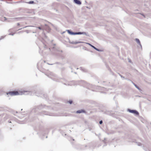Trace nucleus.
<instances>
[{
    "label": "nucleus",
    "instance_id": "a878e982",
    "mask_svg": "<svg viewBox=\"0 0 151 151\" xmlns=\"http://www.w3.org/2000/svg\"><path fill=\"white\" fill-rule=\"evenodd\" d=\"M27 92V91H24V93H23V94H25V92Z\"/></svg>",
    "mask_w": 151,
    "mask_h": 151
},
{
    "label": "nucleus",
    "instance_id": "a211bd4d",
    "mask_svg": "<svg viewBox=\"0 0 151 151\" xmlns=\"http://www.w3.org/2000/svg\"><path fill=\"white\" fill-rule=\"evenodd\" d=\"M70 104H71L73 102V101H68Z\"/></svg>",
    "mask_w": 151,
    "mask_h": 151
},
{
    "label": "nucleus",
    "instance_id": "473e14b6",
    "mask_svg": "<svg viewBox=\"0 0 151 151\" xmlns=\"http://www.w3.org/2000/svg\"><path fill=\"white\" fill-rule=\"evenodd\" d=\"M48 64L49 65H52V64Z\"/></svg>",
    "mask_w": 151,
    "mask_h": 151
},
{
    "label": "nucleus",
    "instance_id": "9d476101",
    "mask_svg": "<svg viewBox=\"0 0 151 151\" xmlns=\"http://www.w3.org/2000/svg\"><path fill=\"white\" fill-rule=\"evenodd\" d=\"M132 83L135 86V87L136 88H137V89H138L139 90H140V88L138 86H137L136 84H135L134 83H133L132 81Z\"/></svg>",
    "mask_w": 151,
    "mask_h": 151
},
{
    "label": "nucleus",
    "instance_id": "5701e85b",
    "mask_svg": "<svg viewBox=\"0 0 151 151\" xmlns=\"http://www.w3.org/2000/svg\"><path fill=\"white\" fill-rule=\"evenodd\" d=\"M4 37L3 36H1V37L0 38V40H1L2 39H3L4 38Z\"/></svg>",
    "mask_w": 151,
    "mask_h": 151
},
{
    "label": "nucleus",
    "instance_id": "412c9836",
    "mask_svg": "<svg viewBox=\"0 0 151 151\" xmlns=\"http://www.w3.org/2000/svg\"><path fill=\"white\" fill-rule=\"evenodd\" d=\"M78 35V32H73V35Z\"/></svg>",
    "mask_w": 151,
    "mask_h": 151
},
{
    "label": "nucleus",
    "instance_id": "4be33fe9",
    "mask_svg": "<svg viewBox=\"0 0 151 151\" xmlns=\"http://www.w3.org/2000/svg\"><path fill=\"white\" fill-rule=\"evenodd\" d=\"M102 123H103V122L102 120H101L99 122V124H101Z\"/></svg>",
    "mask_w": 151,
    "mask_h": 151
},
{
    "label": "nucleus",
    "instance_id": "b1692460",
    "mask_svg": "<svg viewBox=\"0 0 151 151\" xmlns=\"http://www.w3.org/2000/svg\"><path fill=\"white\" fill-rule=\"evenodd\" d=\"M51 75L53 76H55L52 73H51Z\"/></svg>",
    "mask_w": 151,
    "mask_h": 151
},
{
    "label": "nucleus",
    "instance_id": "cd10ccee",
    "mask_svg": "<svg viewBox=\"0 0 151 151\" xmlns=\"http://www.w3.org/2000/svg\"><path fill=\"white\" fill-rule=\"evenodd\" d=\"M4 19H5V20H6V17H4Z\"/></svg>",
    "mask_w": 151,
    "mask_h": 151
},
{
    "label": "nucleus",
    "instance_id": "393cba45",
    "mask_svg": "<svg viewBox=\"0 0 151 151\" xmlns=\"http://www.w3.org/2000/svg\"><path fill=\"white\" fill-rule=\"evenodd\" d=\"M74 42H71L70 43L71 44H74Z\"/></svg>",
    "mask_w": 151,
    "mask_h": 151
},
{
    "label": "nucleus",
    "instance_id": "1a4fd4ad",
    "mask_svg": "<svg viewBox=\"0 0 151 151\" xmlns=\"http://www.w3.org/2000/svg\"><path fill=\"white\" fill-rule=\"evenodd\" d=\"M66 31L68 32V33L71 35H73V32L70 31L69 30H66Z\"/></svg>",
    "mask_w": 151,
    "mask_h": 151
},
{
    "label": "nucleus",
    "instance_id": "72a5a7b5",
    "mask_svg": "<svg viewBox=\"0 0 151 151\" xmlns=\"http://www.w3.org/2000/svg\"><path fill=\"white\" fill-rule=\"evenodd\" d=\"M26 31H27V33H28V32H27V31H27V30Z\"/></svg>",
    "mask_w": 151,
    "mask_h": 151
},
{
    "label": "nucleus",
    "instance_id": "20e7f679",
    "mask_svg": "<svg viewBox=\"0 0 151 151\" xmlns=\"http://www.w3.org/2000/svg\"><path fill=\"white\" fill-rule=\"evenodd\" d=\"M87 44H88V45H89L91 47H93V48L94 49H95V50L98 51H101L100 49H99L97 48H96V47H94V46H93V45H91V44H90V43H86Z\"/></svg>",
    "mask_w": 151,
    "mask_h": 151
},
{
    "label": "nucleus",
    "instance_id": "f8f14e48",
    "mask_svg": "<svg viewBox=\"0 0 151 151\" xmlns=\"http://www.w3.org/2000/svg\"><path fill=\"white\" fill-rule=\"evenodd\" d=\"M82 34L88 36H89L88 34L86 32H82Z\"/></svg>",
    "mask_w": 151,
    "mask_h": 151
},
{
    "label": "nucleus",
    "instance_id": "bb28decb",
    "mask_svg": "<svg viewBox=\"0 0 151 151\" xmlns=\"http://www.w3.org/2000/svg\"><path fill=\"white\" fill-rule=\"evenodd\" d=\"M17 25L18 26L19 25H20L19 23H17Z\"/></svg>",
    "mask_w": 151,
    "mask_h": 151
},
{
    "label": "nucleus",
    "instance_id": "c85d7f7f",
    "mask_svg": "<svg viewBox=\"0 0 151 151\" xmlns=\"http://www.w3.org/2000/svg\"><path fill=\"white\" fill-rule=\"evenodd\" d=\"M11 30V29H10L9 30V32H10V31Z\"/></svg>",
    "mask_w": 151,
    "mask_h": 151
},
{
    "label": "nucleus",
    "instance_id": "0eeeda50",
    "mask_svg": "<svg viewBox=\"0 0 151 151\" xmlns=\"http://www.w3.org/2000/svg\"><path fill=\"white\" fill-rule=\"evenodd\" d=\"M135 40L137 42L140 46V47L142 48V45L140 43V42L139 40L138 39L136 38L135 39Z\"/></svg>",
    "mask_w": 151,
    "mask_h": 151
},
{
    "label": "nucleus",
    "instance_id": "4468645a",
    "mask_svg": "<svg viewBox=\"0 0 151 151\" xmlns=\"http://www.w3.org/2000/svg\"><path fill=\"white\" fill-rule=\"evenodd\" d=\"M80 69L82 70L84 72H86V70L84 68H81Z\"/></svg>",
    "mask_w": 151,
    "mask_h": 151
},
{
    "label": "nucleus",
    "instance_id": "2f4dec72",
    "mask_svg": "<svg viewBox=\"0 0 151 151\" xmlns=\"http://www.w3.org/2000/svg\"><path fill=\"white\" fill-rule=\"evenodd\" d=\"M65 32H63V33H64Z\"/></svg>",
    "mask_w": 151,
    "mask_h": 151
},
{
    "label": "nucleus",
    "instance_id": "7ed1b4c3",
    "mask_svg": "<svg viewBox=\"0 0 151 151\" xmlns=\"http://www.w3.org/2000/svg\"><path fill=\"white\" fill-rule=\"evenodd\" d=\"M45 27V29H44V30H45L47 31H50V28L49 26L47 25L46 24H45V25H44Z\"/></svg>",
    "mask_w": 151,
    "mask_h": 151
},
{
    "label": "nucleus",
    "instance_id": "dca6fc26",
    "mask_svg": "<svg viewBox=\"0 0 151 151\" xmlns=\"http://www.w3.org/2000/svg\"><path fill=\"white\" fill-rule=\"evenodd\" d=\"M15 33H10L9 34V35H11L13 36L14 35V34Z\"/></svg>",
    "mask_w": 151,
    "mask_h": 151
},
{
    "label": "nucleus",
    "instance_id": "9b49d317",
    "mask_svg": "<svg viewBox=\"0 0 151 151\" xmlns=\"http://www.w3.org/2000/svg\"><path fill=\"white\" fill-rule=\"evenodd\" d=\"M83 43V42H81V41H79V42H74V44H76L78 43Z\"/></svg>",
    "mask_w": 151,
    "mask_h": 151
},
{
    "label": "nucleus",
    "instance_id": "423d86ee",
    "mask_svg": "<svg viewBox=\"0 0 151 151\" xmlns=\"http://www.w3.org/2000/svg\"><path fill=\"white\" fill-rule=\"evenodd\" d=\"M75 3L79 5H80L81 4V2L79 0H73Z\"/></svg>",
    "mask_w": 151,
    "mask_h": 151
},
{
    "label": "nucleus",
    "instance_id": "7c9ffc66",
    "mask_svg": "<svg viewBox=\"0 0 151 151\" xmlns=\"http://www.w3.org/2000/svg\"><path fill=\"white\" fill-rule=\"evenodd\" d=\"M28 92V93H29V94L30 93V92Z\"/></svg>",
    "mask_w": 151,
    "mask_h": 151
},
{
    "label": "nucleus",
    "instance_id": "c9c22d12",
    "mask_svg": "<svg viewBox=\"0 0 151 151\" xmlns=\"http://www.w3.org/2000/svg\"><path fill=\"white\" fill-rule=\"evenodd\" d=\"M142 15V16H144V15Z\"/></svg>",
    "mask_w": 151,
    "mask_h": 151
},
{
    "label": "nucleus",
    "instance_id": "aec40b11",
    "mask_svg": "<svg viewBox=\"0 0 151 151\" xmlns=\"http://www.w3.org/2000/svg\"><path fill=\"white\" fill-rule=\"evenodd\" d=\"M137 144L138 146H140L141 145V144L139 142L137 143Z\"/></svg>",
    "mask_w": 151,
    "mask_h": 151
},
{
    "label": "nucleus",
    "instance_id": "ddd939ff",
    "mask_svg": "<svg viewBox=\"0 0 151 151\" xmlns=\"http://www.w3.org/2000/svg\"><path fill=\"white\" fill-rule=\"evenodd\" d=\"M15 19H10L8 20V22H12L13 21L12 20Z\"/></svg>",
    "mask_w": 151,
    "mask_h": 151
},
{
    "label": "nucleus",
    "instance_id": "6e6552de",
    "mask_svg": "<svg viewBox=\"0 0 151 151\" xmlns=\"http://www.w3.org/2000/svg\"><path fill=\"white\" fill-rule=\"evenodd\" d=\"M85 111L83 110H78L77 111L76 113H81L84 112Z\"/></svg>",
    "mask_w": 151,
    "mask_h": 151
},
{
    "label": "nucleus",
    "instance_id": "6ab92c4d",
    "mask_svg": "<svg viewBox=\"0 0 151 151\" xmlns=\"http://www.w3.org/2000/svg\"><path fill=\"white\" fill-rule=\"evenodd\" d=\"M82 34V32H78V35H81Z\"/></svg>",
    "mask_w": 151,
    "mask_h": 151
},
{
    "label": "nucleus",
    "instance_id": "f704fd0d",
    "mask_svg": "<svg viewBox=\"0 0 151 151\" xmlns=\"http://www.w3.org/2000/svg\"><path fill=\"white\" fill-rule=\"evenodd\" d=\"M9 122V123H11V122Z\"/></svg>",
    "mask_w": 151,
    "mask_h": 151
},
{
    "label": "nucleus",
    "instance_id": "f03ea898",
    "mask_svg": "<svg viewBox=\"0 0 151 151\" xmlns=\"http://www.w3.org/2000/svg\"><path fill=\"white\" fill-rule=\"evenodd\" d=\"M128 111L130 113L134 114L136 115H138L139 114L138 112L137 111L134 110H131L128 109Z\"/></svg>",
    "mask_w": 151,
    "mask_h": 151
},
{
    "label": "nucleus",
    "instance_id": "f3484780",
    "mask_svg": "<svg viewBox=\"0 0 151 151\" xmlns=\"http://www.w3.org/2000/svg\"><path fill=\"white\" fill-rule=\"evenodd\" d=\"M119 75L121 76V77L122 78H124V77L122 75H121V74H120L119 73Z\"/></svg>",
    "mask_w": 151,
    "mask_h": 151
},
{
    "label": "nucleus",
    "instance_id": "c756f323",
    "mask_svg": "<svg viewBox=\"0 0 151 151\" xmlns=\"http://www.w3.org/2000/svg\"><path fill=\"white\" fill-rule=\"evenodd\" d=\"M22 29V28H20L18 30H21Z\"/></svg>",
    "mask_w": 151,
    "mask_h": 151
},
{
    "label": "nucleus",
    "instance_id": "2eb2a0df",
    "mask_svg": "<svg viewBox=\"0 0 151 151\" xmlns=\"http://www.w3.org/2000/svg\"><path fill=\"white\" fill-rule=\"evenodd\" d=\"M27 3L29 4H32L34 3V2L33 1H31L27 2Z\"/></svg>",
    "mask_w": 151,
    "mask_h": 151
},
{
    "label": "nucleus",
    "instance_id": "f257e3e1",
    "mask_svg": "<svg viewBox=\"0 0 151 151\" xmlns=\"http://www.w3.org/2000/svg\"><path fill=\"white\" fill-rule=\"evenodd\" d=\"M7 94H9L11 96L17 95L19 94V93L17 91H13L9 92L7 93Z\"/></svg>",
    "mask_w": 151,
    "mask_h": 151
},
{
    "label": "nucleus",
    "instance_id": "39448f33",
    "mask_svg": "<svg viewBox=\"0 0 151 151\" xmlns=\"http://www.w3.org/2000/svg\"><path fill=\"white\" fill-rule=\"evenodd\" d=\"M36 27L38 28L40 30H42L43 31H44V29H45V26L43 25H41V27Z\"/></svg>",
    "mask_w": 151,
    "mask_h": 151
}]
</instances>
